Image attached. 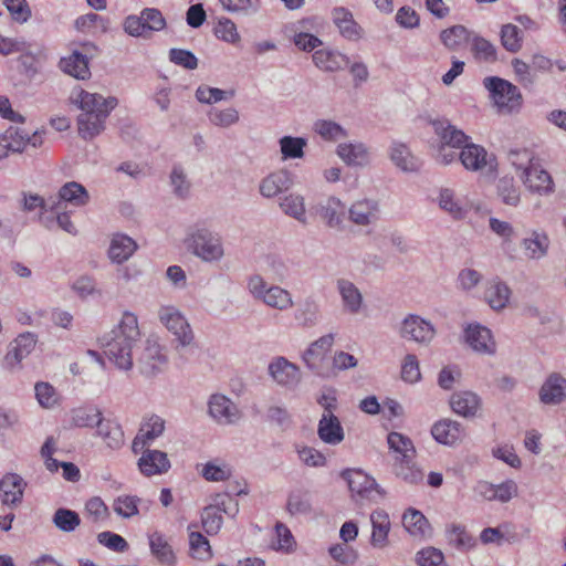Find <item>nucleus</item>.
I'll use <instances>...</instances> for the list:
<instances>
[{
    "label": "nucleus",
    "mask_w": 566,
    "mask_h": 566,
    "mask_svg": "<svg viewBox=\"0 0 566 566\" xmlns=\"http://www.w3.org/2000/svg\"><path fill=\"white\" fill-rule=\"evenodd\" d=\"M140 338L138 318L125 312L116 326L102 338L103 353L120 370L133 367V349Z\"/></svg>",
    "instance_id": "1"
},
{
    "label": "nucleus",
    "mask_w": 566,
    "mask_h": 566,
    "mask_svg": "<svg viewBox=\"0 0 566 566\" xmlns=\"http://www.w3.org/2000/svg\"><path fill=\"white\" fill-rule=\"evenodd\" d=\"M72 102L81 109L77 117L78 134L84 139H92L105 128V120L117 105L115 97L90 93L84 90L72 93Z\"/></svg>",
    "instance_id": "2"
},
{
    "label": "nucleus",
    "mask_w": 566,
    "mask_h": 566,
    "mask_svg": "<svg viewBox=\"0 0 566 566\" xmlns=\"http://www.w3.org/2000/svg\"><path fill=\"white\" fill-rule=\"evenodd\" d=\"M434 138L431 147L434 159L441 165H450L457 159L459 150L465 142L470 140L463 130L452 125L447 118H437L430 122Z\"/></svg>",
    "instance_id": "3"
},
{
    "label": "nucleus",
    "mask_w": 566,
    "mask_h": 566,
    "mask_svg": "<svg viewBox=\"0 0 566 566\" xmlns=\"http://www.w3.org/2000/svg\"><path fill=\"white\" fill-rule=\"evenodd\" d=\"M185 244L188 251L203 263H219L226 255L221 235L203 224L190 228Z\"/></svg>",
    "instance_id": "4"
},
{
    "label": "nucleus",
    "mask_w": 566,
    "mask_h": 566,
    "mask_svg": "<svg viewBox=\"0 0 566 566\" xmlns=\"http://www.w3.org/2000/svg\"><path fill=\"white\" fill-rule=\"evenodd\" d=\"M247 291L250 296L262 303L264 306L286 312L294 306V298L292 293L277 284H270L259 273H254L247 279Z\"/></svg>",
    "instance_id": "5"
},
{
    "label": "nucleus",
    "mask_w": 566,
    "mask_h": 566,
    "mask_svg": "<svg viewBox=\"0 0 566 566\" xmlns=\"http://www.w3.org/2000/svg\"><path fill=\"white\" fill-rule=\"evenodd\" d=\"M483 85L500 113L510 115L521 111L523 96L516 85L497 76L485 77Z\"/></svg>",
    "instance_id": "6"
},
{
    "label": "nucleus",
    "mask_w": 566,
    "mask_h": 566,
    "mask_svg": "<svg viewBox=\"0 0 566 566\" xmlns=\"http://www.w3.org/2000/svg\"><path fill=\"white\" fill-rule=\"evenodd\" d=\"M157 316L160 324L175 337L179 346L187 347L193 343L195 335L192 328L178 307L163 304L158 307Z\"/></svg>",
    "instance_id": "7"
},
{
    "label": "nucleus",
    "mask_w": 566,
    "mask_h": 566,
    "mask_svg": "<svg viewBox=\"0 0 566 566\" xmlns=\"http://www.w3.org/2000/svg\"><path fill=\"white\" fill-rule=\"evenodd\" d=\"M459 150L457 158L468 171L490 174L496 171V157L490 154L483 146L468 140Z\"/></svg>",
    "instance_id": "8"
},
{
    "label": "nucleus",
    "mask_w": 566,
    "mask_h": 566,
    "mask_svg": "<svg viewBox=\"0 0 566 566\" xmlns=\"http://www.w3.org/2000/svg\"><path fill=\"white\" fill-rule=\"evenodd\" d=\"M342 478L346 480L352 496L356 502H377L384 496V493L375 479L358 469H347L342 472Z\"/></svg>",
    "instance_id": "9"
},
{
    "label": "nucleus",
    "mask_w": 566,
    "mask_h": 566,
    "mask_svg": "<svg viewBox=\"0 0 566 566\" xmlns=\"http://www.w3.org/2000/svg\"><path fill=\"white\" fill-rule=\"evenodd\" d=\"M207 406L209 417L219 426H232L242 418L239 407L223 394H212Z\"/></svg>",
    "instance_id": "10"
},
{
    "label": "nucleus",
    "mask_w": 566,
    "mask_h": 566,
    "mask_svg": "<svg viewBox=\"0 0 566 566\" xmlns=\"http://www.w3.org/2000/svg\"><path fill=\"white\" fill-rule=\"evenodd\" d=\"M399 335L407 340L429 345L436 336V328L429 321H426L421 316L409 314L400 324Z\"/></svg>",
    "instance_id": "11"
},
{
    "label": "nucleus",
    "mask_w": 566,
    "mask_h": 566,
    "mask_svg": "<svg viewBox=\"0 0 566 566\" xmlns=\"http://www.w3.org/2000/svg\"><path fill=\"white\" fill-rule=\"evenodd\" d=\"M36 336L33 333H23L19 335L9 346L3 358L2 367L8 371L20 369L21 363L35 348Z\"/></svg>",
    "instance_id": "12"
},
{
    "label": "nucleus",
    "mask_w": 566,
    "mask_h": 566,
    "mask_svg": "<svg viewBox=\"0 0 566 566\" xmlns=\"http://www.w3.org/2000/svg\"><path fill=\"white\" fill-rule=\"evenodd\" d=\"M439 208L453 220H463L472 209V202L467 197L459 196L454 189L442 187L437 197Z\"/></svg>",
    "instance_id": "13"
},
{
    "label": "nucleus",
    "mask_w": 566,
    "mask_h": 566,
    "mask_svg": "<svg viewBox=\"0 0 566 566\" xmlns=\"http://www.w3.org/2000/svg\"><path fill=\"white\" fill-rule=\"evenodd\" d=\"M166 421L158 415L144 417L139 430L133 440L132 449L134 453H139L147 446L154 443L156 439L164 434Z\"/></svg>",
    "instance_id": "14"
},
{
    "label": "nucleus",
    "mask_w": 566,
    "mask_h": 566,
    "mask_svg": "<svg viewBox=\"0 0 566 566\" xmlns=\"http://www.w3.org/2000/svg\"><path fill=\"white\" fill-rule=\"evenodd\" d=\"M293 186V176L287 169H279L264 176L259 184V193L264 199H274Z\"/></svg>",
    "instance_id": "15"
},
{
    "label": "nucleus",
    "mask_w": 566,
    "mask_h": 566,
    "mask_svg": "<svg viewBox=\"0 0 566 566\" xmlns=\"http://www.w3.org/2000/svg\"><path fill=\"white\" fill-rule=\"evenodd\" d=\"M335 286L340 298L342 310L350 315L359 314L365 305L359 287L346 277L337 279Z\"/></svg>",
    "instance_id": "16"
},
{
    "label": "nucleus",
    "mask_w": 566,
    "mask_h": 566,
    "mask_svg": "<svg viewBox=\"0 0 566 566\" xmlns=\"http://www.w3.org/2000/svg\"><path fill=\"white\" fill-rule=\"evenodd\" d=\"M269 375L279 386L293 389L301 381V373L296 365L285 357L274 358L268 367Z\"/></svg>",
    "instance_id": "17"
},
{
    "label": "nucleus",
    "mask_w": 566,
    "mask_h": 566,
    "mask_svg": "<svg viewBox=\"0 0 566 566\" xmlns=\"http://www.w3.org/2000/svg\"><path fill=\"white\" fill-rule=\"evenodd\" d=\"M347 212L349 221L358 227L373 226L380 218L379 202L369 198L356 200Z\"/></svg>",
    "instance_id": "18"
},
{
    "label": "nucleus",
    "mask_w": 566,
    "mask_h": 566,
    "mask_svg": "<svg viewBox=\"0 0 566 566\" xmlns=\"http://www.w3.org/2000/svg\"><path fill=\"white\" fill-rule=\"evenodd\" d=\"M138 363L140 373L147 377H153L165 369L168 359L157 342L147 340Z\"/></svg>",
    "instance_id": "19"
},
{
    "label": "nucleus",
    "mask_w": 566,
    "mask_h": 566,
    "mask_svg": "<svg viewBox=\"0 0 566 566\" xmlns=\"http://www.w3.org/2000/svg\"><path fill=\"white\" fill-rule=\"evenodd\" d=\"M335 343V334L328 333L312 342L302 354V359L306 367L315 373H319L322 363L326 359Z\"/></svg>",
    "instance_id": "20"
},
{
    "label": "nucleus",
    "mask_w": 566,
    "mask_h": 566,
    "mask_svg": "<svg viewBox=\"0 0 566 566\" xmlns=\"http://www.w3.org/2000/svg\"><path fill=\"white\" fill-rule=\"evenodd\" d=\"M465 342L476 353L493 355L496 352V343L489 328L480 324H470L465 328Z\"/></svg>",
    "instance_id": "21"
},
{
    "label": "nucleus",
    "mask_w": 566,
    "mask_h": 566,
    "mask_svg": "<svg viewBox=\"0 0 566 566\" xmlns=\"http://www.w3.org/2000/svg\"><path fill=\"white\" fill-rule=\"evenodd\" d=\"M520 178L531 192L539 196H547L554 192L555 184L552 176L538 163L525 170V175L520 176Z\"/></svg>",
    "instance_id": "22"
},
{
    "label": "nucleus",
    "mask_w": 566,
    "mask_h": 566,
    "mask_svg": "<svg viewBox=\"0 0 566 566\" xmlns=\"http://www.w3.org/2000/svg\"><path fill=\"white\" fill-rule=\"evenodd\" d=\"M2 142L9 145L12 154L22 153L28 146L34 148L43 144V133L35 130L31 135L23 129L10 127L1 134Z\"/></svg>",
    "instance_id": "23"
},
{
    "label": "nucleus",
    "mask_w": 566,
    "mask_h": 566,
    "mask_svg": "<svg viewBox=\"0 0 566 566\" xmlns=\"http://www.w3.org/2000/svg\"><path fill=\"white\" fill-rule=\"evenodd\" d=\"M27 483L17 473H8L0 480V502L12 509L20 504L23 499Z\"/></svg>",
    "instance_id": "24"
},
{
    "label": "nucleus",
    "mask_w": 566,
    "mask_h": 566,
    "mask_svg": "<svg viewBox=\"0 0 566 566\" xmlns=\"http://www.w3.org/2000/svg\"><path fill=\"white\" fill-rule=\"evenodd\" d=\"M370 545L377 549H384L389 545V533L391 530V521L389 514L382 510L377 509L370 513Z\"/></svg>",
    "instance_id": "25"
},
{
    "label": "nucleus",
    "mask_w": 566,
    "mask_h": 566,
    "mask_svg": "<svg viewBox=\"0 0 566 566\" xmlns=\"http://www.w3.org/2000/svg\"><path fill=\"white\" fill-rule=\"evenodd\" d=\"M551 240L544 230H530L521 240L524 255L530 260L545 258L549 250Z\"/></svg>",
    "instance_id": "26"
},
{
    "label": "nucleus",
    "mask_w": 566,
    "mask_h": 566,
    "mask_svg": "<svg viewBox=\"0 0 566 566\" xmlns=\"http://www.w3.org/2000/svg\"><path fill=\"white\" fill-rule=\"evenodd\" d=\"M332 20L346 40L358 41L363 38V28L355 21L353 13L347 8L335 7L332 10Z\"/></svg>",
    "instance_id": "27"
},
{
    "label": "nucleus",
    "mask_w": 566,
    "mask_h": 566,
    "mask_svg": "<svg viewBox=\"0 0 566 566\" xmlns=\"http://www.w3.org/2000/svg\"><path fill=\"white\" fill-rule=\"evenodd\" d=\"M140 452L137 465L145 476L163 474L170 469V461L165 452L151 449H143Z\"/></svg>",
    "instance_id": "28"
},
{
    "label": "nucleus",
    "mask_w": 566,
    "mask_h": 566,
    "mask_svg": "<svg viewBox=\"0 0 566 566\" xmlns=\"http://www.w3.org/2000/svg\"><path fill=\"white\" fill-rule=\"evenodd\" d=\"M322 318L319 301L312 295L302 300L294 312V319L302 328H312L319 324Z\"/></svg>",
    "instance_id": "29"
},
{
    "label": "nucleus",
    "mask_w": 566,
    "mask_h": 566,
    "mask_svg": "<svg viewBox=\"0 0 566 566\" xmlns=\"http://www.w3.org/2000/svg\"><path fill=\"white\" fill-rule=\"evenodd\" d=\"M345 203L337 197L331 196L318 206V213L328 228L343 230L346 214Z\"/></svg>",
    "instance_id": "30"
},
{
    "label": "nucleus",
    "mask_w": 566,
    "mask_h": 566,
    "mask_svg": "<svg viewBox=\"0 0 566 566\" xmlns=\"http://www.w3.org/2000/svg\"><path fill=\"white\" fill-rule=\"evenodd\" d=\"M147 537L150 553L161 566L177 565V555L165 534L155 531Z\"/></svg>",
    "instance_id": "31"
},
{
    "label": "nucleus",
    "mask_w": 566,
    "mask_h": 566,
    "mask_svg": "<svg viewBox=\"0 0 566 566\" xmlns=\"http://www.w3.org/2000/svg\"><path fill=\"white\" fill-rule=\"evenodd\" d=\"M318 438L326 444L337 446L344 438V429L334 413H323L317 424Z\"/></svg>",
    "instance_id": "32"
},
{
    "label": "nucleus",
    "mask_w": 566,
    "mask_h": 566,
    "mask_svg": "<svg viewBox=\"0 0 566 566\" xmlns=\"http://www.w3.org/2000/svg\"><path fill=\"white\" fill-rule=\"evenodd\" d=\"M336 154L348 166L364 167L370 161L368 148L363 143H340Z\"/></svg>",
    "instance_id": "33"
},
{
    "label": "nucleus",
    "mask_w": 566,
    "mask_h": 566,
    "mask_svg": "<svg viewBox=\"0 0 566 566\" xmlns=\"http://www.w3.org/2000/svg\"><path fill=\"white\" fill-rule=\"evenodd\" d=\"M96 436L99 437L106 447L112 450H118L125 443L123 428L113 419L103 418L96 428Z\"/></svg>",
    "instance_id": "34"
},
{
    "label": "nucleus",
    "mask_w": 566,
    "mask_h": 566,
    "mask_svg": "<svg viewBox=\"0 0 566 566\" xmlns=\"http://www.w3.org/2000/svg\"><path fill=\"white\" fill-rule=\"evenodd\" d=\"M431 434L437 442L446 446H453L462 439L463 429L459 422L444 419L432 426Z\"/></svg>",
    "instance_id": "35"
},
{
    "label": "nucleus",
    "mask_w": 566,
    "mask_h": 566,
    "mask_svg": "<svg viewBox=\"0 0 566 566\" xmlns=\"http://www.w3.org/2000/svg\"><path fill=\"white\" fill-rule=\"evenodd\" d=\"M541 401L546 405H557L566 399V380L556 375H551L539 390Z\"/></svg>",
    "instance_id": "36"
},
{
    "label": "nucleus",
    "mask_w": 566,
    "mask_h": 566,
    "mask_svg": "<svg viewBox=\"0 0 566 566\" xmlns=\"http://www.w3.org/2000/svg\"><path fill=\"white\" fill-rule=\"evenodd\" d=\"M137 243L130 237L116 233L112 237L108 256L114 263H123L127 261L136 251Z\"/></svg>",
    "instance_id": "37"
},
{
    "label": "nucleus",
    "mask_w": 566,
    "mask_h": 566,
    "mask_svg": "<svg viewBox=\"0 0 566 566\" xmlns=\"http://www.w3.org/2000/svg\"><path fill=\"white\" fill-rule=\"evenodd\" d=\"M314 64L322 71L336 72L349 65V57L333 50H316L313 54Z\"/></svg>",
    "instance_id": "38"
},
{
    "label": "nucleus",
    "mask_w": 566,
    "mask_h": 566,
    "mask_svg": "<svg viewBox=\"0 0 566 566\" xmlns=\"http://www.w3.org/2000/svg\"><path fill=\"white\" fill-rule=\"evenodd\" d=\"M281 211L296 221L307 223L305 198L298 192H290L279 200Z\"/></svg>",
    "instance_id": "39"
},
{
    "label": "nucleus",
    "mask_w": 566,
    "mask_h": 566,
    "mask_svg": "<svg viewBox=\"0 0 566 566\" xmlns=\"http://www.w3.org/2000/svg\"><path fill=\"white\" fill-rule=\"evenodd\" d=\"M452 410L462 417H474L480 409L481 399L472 391H460L450 399Z\"/></svg>",
    "instance_id": "40"
},
{
    "label": "nucleus",
    "mask_w": 566,
    "mask_h": 566,
    "mask_svg": "<svg viewBox=\"0 0 566 566\" xmlns=\"http://www.w3.org/2000/svg\"><path fill=\"white\" fill-rule=\"evenodd\" d=\"M59 66L65 74L77 80H86L91 75L88 59L78 51H74L71 55L62 57Z\"/></svg>",
    "instance_id": "41"
},
{
    "label": "nucleus",
    "mask_w": 566,
    "mask_h": 566,
    "mask_svg": "<svg viewBox=\"0 0 566 566\" xmlns=\"http://www.w3.org/2000/svg\"><path fill=\"white\" fill-rule=\"evenodd\" d=\"M511 297L510 287L499 279H494L488 283L484 292V300L494 311H501L506 307Z\"/></svg>",
    "instance_id": "42"
},
{
    "label": "nucleus",
    "mask_w": 566,
    "mask_h": 566,
    "mask_svg": "<svg viewBox=\"0 0 566 566\" xmlns=\"http://www.w3.org/2000/svg\"><path fill=\"white\" fill-rule=\"evenodd\" d=\"M390 159L399 169L406 172L418 171L421 167L420 160L402 143L395 142L391 144Z\"/></svg>",
    "instance_id": "43"
},
{
    "label": "nucleus",
    "mask_w": 566,
    "mask_h": 566,
    "mask_svg": "<svg viewBox=\"0 0 566 566\" xmlns=\"http://www.w3.org/2000/svg\"><path fill=\"white\" fill-rule=\"evenodd\" d=\"M402 525L415 537H424L430 531L427 517L416 509H408L403 513Z\"/></svg>",
    "instance_id": "44"
},
{
    "label": "nucleus",
    "mask_w": 566,
    "mask_h": 566,
    "mask_svg": "<svg viewBox=\"0 0 566 566\" xmlns=\"http://www.w3.org/2000/svg\"><path fill=\"white\" fill-rule=\"evenodd\" d=\"M48 56V50L45 46L41 45L36 48L35 51L29 50L28 48L20 54L19 61L23 69V73L28 77L35 76L41 69L42 62L45 61Z\"/></svg>",
    "instance_id": "45"
},
{
    "label": "nucleus",
    "mask_w": 566,
    "mask_h": 566,
    "mask_svg": "<svg viewBox=\"0 0 566 566\" xmlns=\"http://www.w3.org/2000/svg\"><path fill=\"white\" fill-rule=\"evenodd\" d=\"M60 198L64 203H70L74 207H84L90 202V193L86 188L76 181H69L64 184L60 190Z\"/></svg>",
    "instance_id": "46"
},
{
    "label": "nucleus",
    "mask_w": 566,
    "mask_h": 566,
    "mask_svg": "<svg viewBox=\"0 0 566 566\" xmlns=\"http://www.w3.org/2000/svg\"><path fill=\"white\" fill-rule=\"evenodd\" d=\"M209 123L218 128H230L237 125L240 120L239 111L235 107H211L207 112Z\"/></svg>",
    "instance_id": "47"
},
{
    "label": "nucleus",
    "mask_w": 566,
    "mask_h": 566,
    "mask_svg": "<svg viewBox=\"0 0 566 566\" xmlns=\"http://www.w3.org/2000/svg\"><path fill=\"white\" fill-rule=\"evenodd\" d=\"M389 449L396 454L395 461L415 458L416 449L412 441L400 432L392 431L387 437Z\"/></svg>",
    "instance_id": "48"
},
{
    "label": "nucleus",
    "mask_w": 566,
    "mask_h": 566,
    "mask_svg": "<svg viewBox=\"0 0 566 566\" xmlns=\"http://www.w3.org/2000/svg\"><path fill=\"white\" fill-rule=\"evenodd\" d=\"M169 184L175 197L179 199L189 198L191 192V181L189 180L188 175L182 166L175 165L171 168L169 175Z\"/></svg>",
    "instance_id": "49"
},
{
    "label": "nucleus",
    "mask_w": 566,
    "mask_h": 566,
    "mask_svg": "<svg viewBox=\"0 0 566 566\" xmlns=\"http://www.w3.org/2000/svg\"><path fill=\"white\" fill-rule=\"evenodd\" d=\"M279 145L283 160L300 159L304 157L307 139L286 135L279 139Z\"/></svg>",
    "instance_id": "50"
},
{
    "label": "nucleus",
    "mask_w": 566,
    "mask_h": 566,
    "mask_svg": "<svg viewBox=\"0 0 566 566\" xmlns=\"http://www.w3.org/2000/svg\"><path fill=\"white\" fill-rule=\"evenodd\" d=\"M64 201L57 196H51L42 200V211H40V222L49 230L54 229V216L64 210Z\"/></svg>",
    "instance_id": "51"
},
{
    "label": "nucleus",
    "mask_w": 566,
    "mask_h": 566,
    "mask_svg": "<svg viewBox=\"0 0 566 566\" xmlns=\"http://www.w3.org/2000/svg\"><path fill=\"white\" fill-rule=\"evenodd\" d=\"M222 9L245 17L255 15L262 9V0H219Z\"/></svg>",
    "instance_id": "52"
},
{
    "label": "nucleus",
    "mask_w": 566,
    "mask_h": 566,
    "mask_svg": "<svg viewBox=\"0 0 566 566\" xmlns=\"http://www.w3.org/2000/svg\"><path fill=\"white\" fill-rule=\"evenodd\" d=\"M313 130L326 142H336L348 135L343 126L329 119H317L313 124Z\"/></svg>",
    "instance_id": "53"
},
{
    "label": "nucleus",
    "mask_w": 566,
    "mask_h": 566,
    "mask_svg": "<svg viewBox=\"0 0 566 566\" xmlns=\"http://www.w3.org/2000/svg\"><path fill=\"white\" fill-rule=\"evenodd\" d=\"M447 536L449 543L461 551H469L476 545V539L460 524L450 525Z\"/></svg>",
    "instance_id": "54"
},
{
    "label": "nucleus",
    "mask_w": 566,
    "mask_h": 566,
    "mask_svg": "<svg viewBox=\"0 0 566 566\" xmlns=\"http://www.w3.org/2000/svg\"><path fill=\"white\" fill-rule=\"evenodd\" d=\"M103 418L96 407L78 408L73 411L72 423L78 428H97Z\"/></svg>",
    "instance_id": "55"
},
{
    "label": "nucleus",
    "mask_w": 566,
    "mask_h": 566,
    "mask_svg": "<svg viewBox=\"0 0 566 566\" xmlns=\"http://www.w3.org/2000/svg\"><path fill=\"white\" fill-rule=\"evenodd\" d=\"M442 43L450 50H459L467 45L470 32L463 25H454L443 30L440 34Z\"/></svg>",
    "instance_id": "56"
},
{
    "label": "nucleus",
    "mask_w": 566,
    "mask_h": 566,
    "mask_svg": "<svg viewBox=\"0 0 566 566\" xmlns=\"http://www.w3.org/2000/svg\"><path fill=\"white\" fill-rule=\"evenodd\" d=\"M415 458L395 461L394 468L397 476L410 484L420 483L423 480L422 471L416 465Z\"/></svg>",
    "instance_id": "57"
},
{
    "label": "nucleus",
    "mask_w": 566,
    "mask_h": 566,
    "mask_svg": "<svg viewBox=\"0 0 566 566\" xmlns=\"http://www.w3.org/2000/svg\"><path fill=\"white\" fill-rule=\"evenodd\" d=\"M52 522L60 531L71 533L81 524V518L75 511L61 507L55 511Z\"/></svg>",
    "instance_id": "58"
},
{
    "label": "nucleus",
    "mask_w": 566,
    "mask_h": 566,
    "mask_svg": "<svg viewBox=\"0 0 566 566\" xmlns=\"http://www.w3.org/2000/svg\"><path fill=\"white\" fill-rule=\"evenodd\" d=\"M497 193L502 202L507 206L516 207L521 201L520 188L511 177H503L499 180Z\"/></svg>",
    "instance_id": "59"
},
{
    "label": "nucleus",
    "mask_w": 566,
    "mask_h": 566,
    "mask_svg": "<svg viewBox=\"0 0 566 566\" xmlns=\"http://www.w3.org/2000/svg\"><path fill=\"white\" fill-rule=\"evenodd\" d=\"M201 475L210 482H223L231 478L232 470L227 463L210 461L202 467Z\"/></svg>",
    "instance_id": "60"
},
{
    "label": "nucleus",
    "mask_w": 566,
    "mask_h": 566,
    "mask_svg": "<svg viewBox=\"0 0 566 566\" xmlns=\"http://www.w3.org/2000/svg\"><path fill=\"white\" fill-rule=\"evenodd\" d=\"M201 523L205 532L208 535L217 534L223 523L222 515L220 513V506H207L201 513Z\"/></svg>",
    "instance_id": "61"
},
{
    "label": "nucleus",
    "mask_w": 566,
    "mask_h": 566,
    "mask_svg": "<svg viewBox=\"0 0 566 566\" xmlns=\"http://www.w3.org/2000/svg\"><path fill=\"white\" fill-rule=\"evenodd\" d=\"M214 34L218 39L231 44L240 41V34L235 23L226 17L218 19L214 27Z\"/></svg>",
    "instance_id": "62"
},
{
    "label": "nucleus",
    "mask_w": 566,
    "mask_h": 566,
    "mask_svg": "<svg viewBox=\"0 0 566 566\" xmlns=\"http://www.w3.org/2000/svg\"><path fill=\"white\" fill-rule=\"evenodd\" d=\"M286 509L292 515L311 513L312 505L308 494L302 491H294L290 493Z\"/></svg>",
    "instance_id": "63"
},
{
    "label": "nucleus",
    "mask_w": 566,
    "mask_h": 566,
    "mask_svg": "<svg viewBox=\"0 0 566 566\" xmlns=\"http://www.w3.org/2000/svg\"><path fill=\"white\" fill-rule=\"evenodd\" d=\"M35 398L41 407L51 409L59 402V395L55 388L49 382H36L35 387Z\"/></svg>",
    "instance_id": "64"
}]
</instances>
